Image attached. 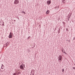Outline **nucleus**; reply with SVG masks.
Returning <instances> with one entry per match:
<instances>
[{
	"label": "nucleus",
	"instance_id": "obj_10",
	"mask_svg": "<svg viewBox=\"0 0 75 75\" xmlns=\"http://www.w3.org/2000/svg\"><path fill=\"white\" fill-rule=\"evenodd\" d=\"M4 66L3 65V66H1V68L2 69H4Z\"/></svg>",
	"mask_w": 75,
	"mask_h": 75
},
{
	"label": "nucleus",
	"instance_id": "obj_7",
	"mask_svg": "<svg viewBox=\"0 0 75 75\" xmlns=\"http://www.w3.org/2000/svg\"><path fill=\"white\" fill-rule=\"evenodd\" d=\"M50 13V11L49 10H47L46 12V13L47 14H49Z\"/></svg>",
	"mask_w": 75,
	"mask_h": 75
},
{
	"label": "nucleus",
	"instance_id": "obj_9",
	"mask_svg": "<svg viewBox=\"0 0 75 75\" xmlns=\"http://www.w3.org/2000/svg\"><path fill=\"white\" fill-rule=\"evenodd\" d=\"M9 44V43H8V42H7V43H6V44H5V45H6V46H7V45H8Z\"/></svg>",
	"mask_w": 75,
	"mask_h": 75
},
{
	"label": "nucleus",
	"instance_id": "obj_21",
	"mask_svg": "<svg viewBox=\"0 0 75 75\" xmlns=\"http://www.w3.org/2000/svg\"><path fill=\"white\" fill-rule=\"evenodd\" d=\"M64 53H66L65 52H64Z\"/></svg>",
	"mask_w": 75,
	"mask_h": 75
},
{
	"label": "nucleus",
	"instance_id": "obj_8",
	"mask_svg": "<svg viewBox=\"0 0 75 75\" xmlns=\"http://www.w3.org/2000/svg\"><path fill=\"white\" fill-rule=\"evenodd\" d=\"M21 13H23L24 14H25V11H22L21 12Z\"/></svg>",
	"mask_w": 75,
	"mask_h": 75
},
{
	"label": "nucleus",
	"instance_id": "obj_2",
	"mask_svg": "<svg viewBox=\"0 0 75 75\" xmlns=\"http://www.w3.org/2000/svg\"><path fill=\"white\" fill-rule=\"evenodd\" d=\"M13 35V34L12 33V32H10V34L9 35V38H12Z\"/></svg>",
	"mask_w": 75,
	"mask_h": 75
},
{
	"label": "nucleus",
	"instance_id": "obj_1",
	"mask_svg": "<svg viewBox=\"0 0 75 75\" xmlns=\"http://www.w3.org/2000/svg\"><path fill=\"white\" fill-rule=\"evenodd\" d=\"M25 67V64H23V63H22V64L21 65V66L20 67V69H22V70H24Z\"/></svg>",
	"mask_w": 75,
	"mask_h": 75
},
{
	"label": "nucleus",
	"instance_id": "obj_15",
	"mask_svg": "<svg viewBox=\"0 0 75 75\" xmlns=\"http://www.w3.org/2000/svg\"><path fill=\"white\" fill-rule=\"evenodd\" d=\"M62 52H64V51H63V50H62Z\"/></svg>",
	"mask_w": 75,
	"mask_h": 75
},
{
	"label": "nucleus",
	"instance_id": "obj_5",
	"mask_svg": "<svg viewBox=\"0 0 75 75\" xmlns=\"http://www.w3.org/2000/svg\"><path fill=\"white\" fill-rule=\"evenodd\" d=\"M21 74V72H18V71H16V73H14L13 74V75H19Z\"/></svg>",
	"mask_w": 75,
	"mask_h": 75
},
{
	"label": "nucleus",
	"instance_id": "obj_3",
	"mask_svg": "<svg viewBox=\"0 0 75 75\" xmlns=\"http://www.w3.org/2000/svg\"><path fill=\"white\" fill-rule=\"evenodd\" d=\"M19 2V1L18 0H15L14 2V4H18Z\"/></svg>",
	"mask_w": 75,
	"mask_h": 75
},
{
	"label": "nucleus",
	"instance_id": "obj_16",
	"mask_svg": "<svg viewBox=\"0 0 75 75\" xmlns=\"http://www.w3.org/2000/svg\"><path fill=\"white\" fill-rule=\"evenodd\" d=\"M73 69H75V67H73Z\"/></svg>",
	"mask_w": 75,
	"mask_h": 75
},
{
	"label": "nucleus",
	"instance_id": "obj_20",
	"mask_svg": "<svg viewBox=\"0 0 75 75\" xmlns=\"http://www.w3.org/2000/svg\"><path fill=\"white\" fill-rule=\"evenodd\" d=\"M58 8H59V6H58Z\"/></svg>",
	"mask_w": 75,
	"mask_h": 75
},
{
	"label": "nucleus",
	"instance_id": "obj_13",
	"mask_svg": "<svg viewBox=\"0 0 75 75\" xmlns=\"http://www.w3.org/2000/svg\"><path fill=\"white\" fill-rule=\"evenodd\" d=\"M62 2H63V3H64V4H65V2H64V1H62Z\"/></svg>",
	"mask_w": 75,
	"mask_h": 75
},
{
	"label": "nucleus",
	"instance_id": "obj_14",
	"mask_svg": "<svg viewBox=\"0 0 75 75\" xmlns=\"http://www.w3.org/2000/svg\"><path fill=\"white\" fill-rule=\"evenodd\" d=\"M28 52H30V50H28Z\"/></svg>",
	"mask_w": 75,
	"mask_h": 75
},
{
	"label": "nucleus",
	"instance_id": "obj_6",
	"mask_svg": "<svg viewBox=\"0 0 75 75\" xmlns=\"http://www.w3.org/2000/svg\"><path fill=\"white\" fill-rule=\"evenodd\" d=\"M51 1H50V0H48L47 1V4H48V5H50V4H51Z\"/></svg>",
	"mask_w": 75,
	"mask_h": 75
},
{
	"label": "nucleus",
	"instance_id": "obj_17",
	"mask_svg": "<svg viewBox=\"0 0 75 75\" xmlns=\"http://www.w3.org/2000/svg\"><path fill=\"white\" fill-rule=\"evenodd\" d=\"M65 0H62V1H64Z\"/></svg>",
	"mask_w": 75,
	"mask_h": 75
},
{
	"label": "nucleus",
	"instance_id": "obj_12",
	"mask_svg": "<svg viewBox=\"0 0 75 75\" xmlns=\"http://www.w3.org/2000/svg\"><path fill=\"white\" fill-rule=\"evenodd\" d=\"M71 15H69V18H70V17H71Z\"/></svg>",
	"mask_w": 75,
	"mask_h": 75
},
{
	"label": "nucleus",
	"instance_id": "obj_11",
	"mask_svg": "<svg viewBox=\"0 0 75 75\" xmlns=\"http://www.w3.org/2000/svg\"><path fill=\"white\" fill-rule=\"evenodd\" d=\"M64 69H62V72H64Z\"/></svg>",
	"mask_w": 75,
	"mask_h": 75
},
{
	"label": "nucleus",
	"instance_id": "obj_18",
	"mask_svg": "<svg viewBox=\"0 0 75 75\" xmlns=\"http://www.w3.org/2000/svg\"><path fill=\"white\" fill-rule=\"evenodd\" d=\"M3 64H2V66H3Z\"/></svg>",
	"mask_w": 75,
	"mask_h": 75
},
{
	"label": "nucleus",
	"instance_id": "obj_19",
	"mask_svg": "<svg viewBox=\"0 0 75 75\" xmlns=\"http://www.w3.org/2000/svg\"><path fill=\"white\" fill-rule=\"evenodd\" d=\"M1 72H3V71L2 70V71H1Z\"/></svg>",
	"mask_w": 75,
	"mask_h": 75
},
{
	"label": "nucleus",
	"instance_id": "obj_4",
	"mask_svg": "<svg viewBox=\"0 0 75 75\" xmlns=\"http://www.w3.org/2000/svg\"><path fill=\"white\" fill-rule=\"evenodd\" d=\"M62 56L59 55V56L58 57V59L59 61H62Z\"/></svg>",
	"mask_w": 75,
	"mask_h": 75
}]
</instances>
